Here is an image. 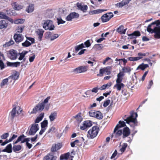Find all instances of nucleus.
I'll return each mask as SVG.
<instances>
[{
  "label": "nucleus",
  "mask_w": 160,
  "mask_h": 160,
  "mask_svg": "<svg viewBox=\"0 0 160 160\" xmlns=\"http://www.w3.org/2000/svg\"><path fill=\"white\" fill-rule=\"evenodd\" d=\"M8 22L5 20H0V29L6 28L8 25Z\"/></svg>",
  "instance_id": "obj_18"
},
{
  "label": "nucleus",
  "mask_w": 160,
  "mask_h": 160,
  "mask_svg": "<svg viewBox=\"0 0 160 160\" xmlns=\"http://www.w3.org/2000/svg\"><path fill=\"white\" fill-rule=\"evenodd\" d=\"M13 8L16 10H19L23 8V6L15 2L12 3Z\"/></svg>",
  "instance_id": "obj_23"
},
{
  "label": "nucleus",
  "mask_w": 160,
  "mask_h": 160,
  "mask_svg": "<svg viewBox=\"0 0 160 160\" xmlns=\"http://www.w3.org/2000/svg\"><path fill=\"white\" fill-rule=\"evenodd\" d=\"M39 127L38 124H32L28 132V134L30 135H34L39 130Z\"/></svg>",
  "instance_id": "obj_9"
},
{
  "label": "nucleus",
  "mask_w": 160,
  "mask_h": 160,
  "mask_svg": "<svg viewBox=\"0 0 160 160\" xmlns=\"http://www.w3.org/2000/svg\"><path fill=\"white\" fill-rule=\"evenodd\" d=\"M8 56L10 59L12 60L16 59L18 54L16 50L11 49L9 50L7 53Z\"/></svg>",
  "instance_id": "obj_7"
},
{
  "label": "nucleus",
  "mask_w": 160,
  "mask_h": 160,
  "mask_svg": "<svg viewBox=\"0 0 160 160\" xmlns=\"http://www.w3.org/2000/svg\"><path fill=\"white\" fill-rule=\"evenodd\" d=\"M8 136L9 133H6L2 135L1 136V138L2 139H6Z\"/></svg>",
  "instance_id": "obj_55"
},
{
  "label": "nucleus",
  "mask_w": 160,
  "mask_h": 160,
  "mask_svg": "<svg viewBox=\"0 0 160 160\" xmlns=\"http://www.w3.org/2000/svg\"><path fill=\"white\" fill-rule=\"evenodd\" d=\"M20 62H10L8 61L7 62V65L8 66L12 67H17L20 66Z\"/></svg>",
  "instance_id": "obj_21"
},
{
  "label": "nucleus",
  "mask_w": 160,
  "mask_h": 160,
  "mask_svg": "<svg viewBox=\"0 0 160 160\" xmlns=\"http://www.w3.org/2000/svg\"><path fill=\"white\" fill-rule=\"evenodd\" d=\"M41 128H45L48 126V121L47 120H44L41 123Z\"/></svg>",
  "instance_id": "obj_42"
},
{
  "label": "nucleus",
  "mask_w": 160,
  "mask_h": 160,
  "mask_svg": "<svg viewBox=\"0 0 160 160\" xmlns=\"http://www.w3.org/2000/svg\"><path fill=\"white\" fill-rule=\"evenodd\" d=\"M88 69V66H82L74 69L73 71L76 73H79L86 72Z\"/></svg>",
  "instance_id": "obj_10"
},
{
  "label": "nucleus",
  "mask_w": 160,
  "mask_h": 160,
  "mask_svg": "<svg viewBox=\"0 0 160 160\" xmlns=\"http://www.w3.org/2000/svg\"><path fill=\"white\" fill-rule=\"evenodd\" d=\"M25 136L23 135H22L20 136L18 138L17 140L15 142H14L13 143V144H17L18 142L21 141V143H22V142L25 139Z\"/></svg>",
  "instance_id": "obj_35"
},
{
  "label": "nucleus",
  "mask_w": 160,
  "mask_h": 160,
  "mask_svg": "<svg viewBox=\"0 0 160 160\" xmlns=\"http://www.w3.org/2000/svg\"><path fill=\"white\" fill-rule=\"evenodd\" d=\"M124 5L122 1L121 2H120L116 4V6L118 7V8L122 7Z\"/></svg>",
  "instance_id": "obj_62"
},
{
  "label": "nucleus",
  "mask_w": 160,
  "mask_h": 160,
  "mask_svg": "<svg viewBox=\"0 0 160 160\" xmlns=\"http://www.w3.org/2000/svg\"><path fill=\"white\" fill-rule=\"evenodd\" d=\"M34 9V5L33 4L31 3L26 8L25 11L28 13L32 12Z\"/></svg>",
  "instance_id": "obj_22"
},
{
  "label": "nucleus",
  "mask_w": 160,
  "mask_h": 160,
  "mask_svg": "<svg viewBox=\"0 0 160 160\" xmlns=\"http://www.w3.org/2000/svg\"><path fill=\"white\" fill-rule=\"evenodd\" d=\"M112 84V82H110L107 84H104L100 87V89L102 90L105 89L106 88H108L111 86Z\"/></svg>",
  "instance_id": "obj_36"
},
{
  "label": "nucleus",
  "mask_w": 160,
  "mask_h": 160,
  "mask_svg": "<svg viewBox=\"0 0 160 160\" xmlns=\"http://www.w3.org/2000/svg\"><path fill=\"white\" fill-rule=\"evenodd\" d=\"M122 79L123 78H121L117 77V78L116 80V83H122Z\"/></svg>",
  "instance_id": "obj_64"
},
{
  "label": "nucleus",
  "mask_w": 160,
  "mask_h": 160,
  "mask_svg": "<svg viewBox=\"0 0 160 160\" xmlns=\"http://www.w3.org/2000/svg\"><path fill=\"white\" fill-rule=\"evenodd\" d=\"M31 44V43L27 40H26L24 42L22 43V46L25 47H28L30 46Z\"/></svg>",
  "instance_id": "obj_46"
},
{
  "label": "nucleus",
  "mask_w": 160,
  "mask_h": 160,
  "mask_svg": "<svg viewBox=\"0 0 160 160\" xmlns=\"http://www.w3.org/2000/svg\"><path fill=\"white\" fill-rule=\"evenodd\" d=\"M43 27L45 30H52L54 29L55 27L51 21L47 20L45 21L43 24Z\"/></svg>",
  "instance_id": "obj_5"
},
{
  "label": "nucleus",
  "mask_w": 160,
  "mask_h": 160,
  "mask_svg": "<svg viewBox=\"0 0 160 160\" xmlns=\"http://www.w3.org/2000/svg\"><path fill=\"white\" fill-rule=\"evenodd\" d=\"M58 23V25L64 23L65 21L63 20L61 18H57Z\"/></svg>",
  "instance_id": "obj_59"
},
{
  "label": "nucleus",
  "mask_w": 160,
  "mask_h": 160,
  "mask_svg": "<svg viewBox=\"0 0 160 160\" xmlns=\"http://www.w3.org/2000/svg\"><path fill=\"white\" fill-rule=\"evenodd\" d=\"M62 146V142H58L57 144H52L51 148V151L52 152H56L60 149Z\"/></svg>",
  "instance_id": "obj_14"
},
{
  "label": "nucleus",
  "mask_w": 160,
  "mask_h": 160,
  "mask_svg": "<svg viewBox=\"0 0 160 160\" xmlns=\"http://www.w3.org/2000/svg\"><path fill=\"white\" fill-rule=\"evenodd\" d=\"M70 155V153L69 152L62 154L60 157V159L61 160H67L68 159Z\"/></svg>",
  "instance_id": "obj_30"
},
{
  "label": "nucleus",
  "mask_w": 160,
  "mask_h": 160,
  "mask_svg": "<svg viewBox=\"0 0 160 160\" xmlns=\"http://www.w3.org/2000/svg\"><path fill=\"white\" fill-rule=\"evenodd\" d=\"M116 31L121 34H125L126 32V30L124 29V26L122 25H121L118 27Z\"/></svg>",
  "instance_id": "obj_31"
},
{
  "label": "nucleus",
  "mask_w": 160,
  "mask_h": 160,
  "mask_svg": "<svg viewBox=\"0 0 160 160\" xmlns=\"http://www.w3.org/2000/svg\"><path fill=\"white\" fill-rule=\"evenodd\" d=\"M149 54V53L148 52H147L146 53H142L141 52H138V57H139L140 58V59H141L143 58V57H144L146 56H148Z\"/></svg>",
  "instance_id": "obj_39"
},
{
  "label": "nucleus",
  "mask_w": 160,
  "mask_h": 160,
  "mask_svg": "<svg viewBox=\"0 0 160 160\" xmlns=\"http://www.w3.org/2000/svg\"><path fill=\"white\" fill-rule=\"evenodd\" d=\"M8 78H5L2 80L1 84V87L2 88L3 86L7 84L8 82Z\"/></svg>",
  "instance_id": "obj_44"
},
{
  "label": "nucleus",
  "mask_w": 160,
  "mask_h": 160,
  "mask_svg": "<svg viewBox=\"0 0 160 160\" xmlns=\"http://www.w3.org/2000/svg\"><path fill=\"white\" fill-rule=\"evenodd\" d=\"M105 72H106L107 75L110 74L111 72V68L110 67H107L104 68Z\"/></svg>",
  "instance_id": "obj_41"
},
{
  "label": "nucleus",
  "mask_w": 160,
  "mask_h": 160,
  "mask_svg": "<svg viewBox=\"0 0 160 160\" xmlns=\"http://www.w3.org/2000/svg\"><path fill=\"white\" fill-rule=\"evenodd\" d=\"M84 47V44L83 43H82L76 46L75 47V49L76 51L77 52Z\"/></svg>",
  "instance_id": "obj_45"
},
{
  "label": "nucleus",
  "mask_w": 160,
  "mask_h": 160,
  "mask_svg": "<svg viewBox=\"0 0 160 160\" xmlns=\"http://www.w3.org/2000/svg\"><path fill=\"white\" fill-rule=\"evenodd\" d=\"M127 146L128 144L127 143H123L122 148L120 149V151L122 153H123L125 151Z\"/></svg>",
  "instance_id": "obj_43"
},
{
  "label": "nucleus",
  "mask_w": 160,
  "mask_h": 160,
  "mask_svg": "<svg viewBox=\"0 0 160 160\" xmlns=\"http://www.w3.org/2000/svg\"><path fill=\"white\" fill-rule=\"evenodd\" d=\"M2 152H6L8 153H11L12 152V145L11 143L8 144L6 147L5 148L2 150Z\"/></svg>",
  "instance_id": "obj_27"
},
{
  "label": "nucleus",
  "mask_w": 160,
  "mask_h": 160,
  "mask_svg": "<svg viewBox=\"0 0 160 160\" xmlns=\"http://www.w3.org/2000/svg\"><path fill=\"white\" fill-rule=\"evenodd\" d=\"M82 114L81 112H79L73 118H75L78 123H80L82 120L83 118L82 116Z\"/></svg>",
  "instance_id": "obj_25"
},
{
  "label": "nucleus",
  "mask_w": 160,
  "mask_h": 160,
  "mask_svg": "<svg viewBox=\"0 0 160 160\" xmlns=\"http://www.w3.org/2000/svg\"><path fill=\"white\" fill-rule=\"evenodd\" d=\"M45 106L41 103H39L33 109L31 112V114H36L38 112H41L42 111L44 108Z\"/></svg>",
  "instance_id": "obj_6"
},
{
  "label": "nucleus",
  "mask_w": 160,
  "mask_h": 160,
  "mask_svg": "<svg viewBox=\"0 0 160 160\" xmlns=\"http://www.w3.org/2000/svg\"><path fill=\"white\" fill-rule=\"evenodd\" d=\"M148 32L152 34H155L154 37L155 38H160V21L156 20L148 25L147 28Z\"/></svg>",
  "instance_id": "obj_1"
},
{
  "label": "nucleus",
  "mask_w": 160,
  "mask_h": 160,
  "mask_svg": "<svg viewBox=\"0 0 160 160\" xmlns=\"http://www.w3.org/2000/svg\"><path fill=\"white\" fill-rule=\"evenodd\" d=\"M107 10L105 9H97L94 10L89 12L90 14L93 15L99 13H101L104 11H106Z\"/></svg>",
  "instance_id": "obj_33"
},
{
  "label": "nucleus",
  "mask_w": 160,
  "mask_h": 160,
  "mask_svg": "<svg viewBox=\"0 0 160 160\" xmlns=\"http://www.w3.org/2000/svg\"><path fill=\"white\" fill-rule=\"evenodd\" d=\"M99 89H100V88H98V87L94 88L92 89L91 91L90 90H88L86 92V94H88V93H90L91 92L97 93L98 92V90Z\"/></svg>",
  "instance_id": "obj_37"
},
{
  "label": "nucleus",
  "mask_w": 160,
  "mask_h": 160,
  "mask_svg": "<svg viewBox=\"0 0 160 160\" xmlns=\"http://www.w3.org/2000/svg\"><path fill=\"white\" fill-rule=\"evenodd\" d=\"M125 85L123 83H116L114 86V88H115L118 91H120L122 88H123Z\"/></svg>",
  "instance_id": "obj_28"
},
{
  "label": "nucleus",
  "mask_w": 160,
  "mask_h": 160,
  "mask_svg": "<svg viewBox=\"0 0 160 160\" xmlns=\"http://www.w3.org/2000/svg\"><path fill=\"white\" fill-rule=\"evenodd\" d=\"M8 16L4 13L3 12H0V18L8 19Z\"/></svg>",
  "instance_id": "obj_48"
},
{
  "label": "nucleus",
  "mask_w": 160,
  "mask_h": 160,
  "mask_svg": "<svg viewBox=\"0 0 160 160\" xmlns=\"http://www.w3.org/2000/svg\"><path fill=\"white\" fill-rule=\"evenodd\" d=\"M56 130V128L52 126L48 130V131H47V132L46 133V134H48V133H49L50 132H51V133H52L53 132H55Z\"/></svg>",
  "instance_id": "obj_50"
},
{
  "label": "nucleus",
  "mask_w": 160,
  "mask_h": 160,
  "mask_svg": "<svg viewBox=\"0 0 160 160\" xmlns=\"http://www.w3.org/2000/svg\"><path fill=\"white\" fill-rule=\"evenodd\" d=\"M79 16V14L75 12H71L68 15L66 18V20L67 21H71L72 19L77 18Z\"/></svg>",
  "instance_id": "obj_15"
},
{
  "label": "nucleus",
  "mask_w": 160,
  "mask_h": 160,
  "mask_svg": "<svg viewBox=\"0 0 160 160\" xmlns=\"http://www.w3.org/2000/svg\"><path fill=\"white\" fill-rule=\"evenodd\" d=\"M103 45L102 44H96L94 45V47L98 50H101L103 48Z\"/></svg>",
  "instance_id": "obj_51"
},
{
  "label": "nucleus",
  "mask_w": 160,
  "mask_h": 160,
  "mask_svg": "<svg viewBox=\"0 0 160 160\" xmlns=\"http://www.w3.org/2000/svg\"><path fill=\"white\" fill-rule=\"evenodd\" d=\"M22 148V147L20 145H14L13 147V150L14 152H16L20 150Z\"/></svg>",
  "instance_id": "obj_38"
},
{
  "label": "nucleus",
  "mask_w": 160,
  "mask_h": 160,
  "mask_svg": "<svg viewBox=\"0 0 160 160\" xmlns=\"http://www.w3.org/2000/svg\"><path fill=\"white\" fill-rule=\"evenodd\" d=\"M44 32V30L42 29H38L36 31V33L38 36V38L39 41H41L42 40Z\"/></svg>",
  "instance_id": "obj_16"
},
{
  "label": "nucleus",
  "mask_w": 160,
  "mask_h": 160,
  "mask_svg": "<svg viewBox=\"0 0 160 160\" xmlns=\"http://www.w3.org/2000/svg\"><path fill=\"white\" fill-rule=\"evenodd\" d=\"M84 44L86 47H88L91 46V44L90 42V41L88 40L84 42Z\"/></svg>",
  "instance_id": "obj_63"
},
{
  "label": "nucleus",
  "mask_w": 160,
  "mask_h": 160,
  "mask_svg": "<svg viewBox=\"0 0 160 160\" xmlns=\"http://www.w3.org/2000/svg\"><path fill=\"white\" fill-rule=\"evenodd\" d=\"M24 22V20L22 19H17L15 21V23L17 24L22 23Z\"/></svg>",
  "instance_id": "obj_52"
},
{
  "label": "nucleus",
  "mask_w": 160,
  "mask_h": 160,
  "mask_svg": "<svg viewBox=\"0 0 160 160\" xmlns=\"http://www.w3.org/2000/svg\"><path fill=\"white\" fill-rule=\"evenodd\" d=\"M138 69H140L142 70H144L145 69L143 63H142V64H140L138 67V68H137V69L138 70Z\"/></svg>",
  "instance_id": "obj_57"
},
{
  "label": "nucleus",
  "mask_w": 160,
  "mask_h": 160,
  "mask_svg": "<svg viewBox=\"0 0 160 160\" xmlns=\"http://www.w3.org/2000/svg\"><path fill=\"white\" fill-rule=\"evenodd\" d=\"M18 111L16 110V107L15 106L13 107L12 111L10 112L9 117L12 121H13L14 118L16 117L17 114H18Z\"/></svg>",
  "instance_id": "obj_12"
},
{
  "label": "nucleus",
  "mask_w": 160,
  "mask_h": 160,
  "mask_svg": "<svg viewBox=\"0 0 160 160\" xmlns=\"http://www.w3.org/2000/svg\"><path fill=\"white\" fill-rule=\"evenodd\" d=\"M130 113V116L126 119H124V120L127 123L129 124L130 126L135 127L138 125V122L137 119L138 114L133 111H131Z\"/></svg>",
  "instance_id": "obj_2"
},
{
  "label": "nucleus",
  "mask_w": 160,
  "mask_h": 160,
  "mask_svg": "<svg viewBox=\"0 0 160 160\" xmlns=\"http://www.w3.org/2000/svg\"><path fill=\"white\" fill-rule=\"evenodd\" d=\"M132 33L134 36L136 38V37H139L141 35L140 32L138 31H134Z\"/></svg>",
  "instance_id": "obj_54"
},
{
  "label": "nucleus",
  "mask_w": 160,
  "mask_h": 160,
  "mask_svg": "<svg viewBox=\"0 0 160 160\" xmlns=\"http://www.w3.org/2000/svg\"><path fill=\"white\" fill-rule=\"evenodd\" d=\"M24 38V36L22 34L15 33L13 36V38L17 43L22 42Z\"/></svg>",
  "instance_id": "obj_13"
},
{
  "label": "nucleus",
  "mask_w": 160,
  "mask_h": 160,
  "mask_svg": "<svg viewBox=\"0 0 160 160\" xmlns=\"http://www.w3.org/2000/svg\"><path fill=\"white\" fill-rule=\"evenodd\" d=\"M140 58L139 57H128V59L130 61H138L140 59Z\"/></svg>",
  "instance_id": "obj_47"
},
{
  "label": "nucleus",
  "mask_w": 160,
  "mask_h": 160,
  "mask_svg": "<svg viewBox=\"0 0 160 160\" xmlns=\"http://www.w3.org/2000/svg\"><path fill=\"white\" fill-rule=\"evenodd\" d=\"M130 134V130L128 127L124 128L123 130V138H124L128 137Z\"/></svg>",
  "instance_id": "obj_19"
},
{
  "label": "nucleus",
  "mask_w": 160,
  "mask_h": 160,
  "mask_svg": "<svg viewBox=\"0 0 160 160\" xmlns=\"http://www.w3.org/2000/svg\"><path fill=\"white\" fill-rule=\"evenodd\" d=\"M50 98L51 97L50 96L47 97L44 100L43 102L41 103L43 105V106H45V104H47L48 102V100L50 99Z\"/></svg>",
  "instance_id": "obj_53"
},
{
  "label": "nucleus",
  "mask_w": 160,
  "mask_h": 160,
  "mask_svg": "<svg viewBox=\"0 0 160 160\" xmlns=\"http://www.w3.org/2000/svg\"><path fill=\"white\" fill-rule=\"evenodd\" d=\"M18 77L19 76L17 73H15L14 74L10 77H11L12 79L15 80L17 79L18 78Z\"/></svg>",
  "instance_id": "obj_56"
},
{
  "label": "nucleus",
  "mask_w": 160,
  "mask_h": 160,
  "mask_svg": "<svg viewBox=\"0 0 160 160\" xmlns=\"http://www.w3.org/2000/svg\"><path fill=\"white\" fill-rule=\"evenodd\" d=\"M113 16V13L108 12L103 14L101 17L102 21L103 22H105L109 21Z\"/></svg>",
  "instance_id": "obj_8"
},
{
  "label": "nucleus",
  "mask_w": 160,
  "mask_h": 160,
  "mask_svg": "<svg viewBox=\"0 0 160 160\" xmlns=\"http://www.w3.org/2000/svg\"><path fill=\"white\" fill-rule=\"evenodd\" d=\"M126 126L125 122L124 121H119L118 124H117L114 128V132L116 130H117L119 128L122 127Z\"/></svg>",
  "instance_id": "obj_24"
},
{
  "label": "nucleus",
  "mask_w": 160,
  "mask_h": 160,
  "mask_svg": "<svg viewBox=\"0 0 160 160\" xmlns=\"http://www.w3.org/2000/svg\"><path fill=\"white\" fill-rule=\"evenodd\" d=\"M77 6L79 9L82 11L83 12H86L88 9L87 5H82L81 3L78 2L77 3Z\"/></svg>",
  "instance_id": "obj_17"
},
{
  "label": "nucleus",
  "mask_w": 160,
  "mask_h": 160,
  "mask_svg": "<svg viewBox=\"0 0 160 160\" xmlns=\"http://www.w3.org/2000/svg\"><path fill=\"white\" fill-rule=\"evenodd\" d=\"M92 125V122L90 120H88L83 122L81 126H80V128L82 130H85L88 128H89Z\"/></svg>",
  "instance_id": "obj_11"
},
{
  "label": "nucleus",
  "mask_w": 160,
  "mask_h": 160,
  "mask_svg": "<svg viewBox=\"0 0 160 160\" xmlns=\"http://www.w3.org/2000/svg\"><path fill=\"white\" fill-rule=\"evenodd\" d=\"M43 160H55V158L53 155L48 154L44 157Z\"/></svg>",
  "instance_id": "obj_29"
},
{
  "label": "nucleus",
  "mask_w": 160,
  "mask_h": 160,
  "mask_svg": "<svg viewBox=\"0 0 160 160\" xmlns=\"http://www.w3.org/2000/svg\"><path fill=\"white\" fill-rule=\"evenodd\" d=\"M110 100H107L106 101H105L103 105V106L104 107H107L110 103Z\"/></svg>",
  "instance_id": "obj_61"
},
{
  "label": "nucleus",
  "mask_w": 160,
  "mask_h": 160,
  "mask_svg": "<svg viewBox=\"0 0 160 160\" xmlns=\"http://www.w3.org/2000/svg\"><path fill=\"white\" fill-rule=\"evenodd\" d=\"M122 134V130H116L114 132V130L113 131V134L112 135V136H114L115 137L117 138L120 136Z\"/></svg>",
  "instance_id": "obj_32"
},
{
  "label": "nucleus",
  "mask_w": 160,
  "mask_h": 160,
  "mask_svg": "<svg viewBox=\"0 0 160 160\" xmlns=\"http://www.w3.org/2000/svg\"><path fill=\"white\" fill-rule=\"evenodd\" d=\"M99 130V128L98 127L93 126L88 131V134L91 138H93L97 136Z\"/></svg>",
  "instance_id": "obj_4"
},
{
  "label": "nucleus",
  "mask_w": 160,
  "mask_h": 160,
  "mask_svg": "<svg viewBox=\"0 0 160 160\" xmlns=\"http://www.w3.org/2000/svg\"><path fill=\"white\" fill-rule=\"evenodd\" d=\"M58 35L57 34H54L50 38V40L53 41L58 37Z\"/></svg>",
  "instance_id": "obj_60"
},
{
  "label": "nucleus",
  "mask_w": 160,
  "mask_h": 160,
  "mask_svg": "<svg viewBox=\"0 0 160 160\" xmlns=\"http://www.w3.org/2000/svg\"><path fill=\"white\" fill-rule=\"evenodd\" d=\"M57 113L55 111L51 113L49 117L50 120L51 121H53L57 118Z\"/></svg>",
  "instance_id": "obj_34"
},
{
  "label": "nucleus",
  "mask_w": 160,
  "mask_h": 160,
  "mask_svg": "<svg viewBox=\"0 0 160 160\" xmlns=\"http://www.w3.org/2000/svg\"><path fill=\"white\" fill-rule=\"evenodd\" d=\"M89 114L90 117L98 119L100 120L103 118V114L100 111L91 110L89 112Z\"/></svg>",
  "instance_id": "obj_3"
},
{
  "label": "nucleus",
  "mask_w": 160,
  "mask_h": 160,
  "mask_svg": "<svg viewBox=\"0 0 160 160\" xmlns=\"http://www.w3.org/2000/svg\"><path fill=\"white\" fill-rule=\"evenodd\" d=\"M18 136L17 135L15 134H13L12 135V137L10 138L9 140L6 139L4 142H3L1 144V146H4L6 145V144L11 142L12 141L13 139H14L16 138H17Z\"/></svg>",
  "instance_id": "obj_26"
},
{
  "label": "nucleus",
  "mask_w": 160,
  "mask_h": 160,
  "mask_svg": "<svg viewBox=\"0 0 160 160\" xmlns=\"http://www.w3.org/2000/svg\"><path fill=\"white\" fill-rule=\"evenodd\" d=\"M28 52L27 51H23L21 53H18L20 55L19 57L18 58V59L19 60H23V61L21 62V63H22L25 61L26 58L24 57Z\"/></svg>",
  "instance_id": "obj_20"
},
{
  "label": "nucleus",
  "mask_w": 160,
  "mask_h": 160,
  "mask_svg": "<svg viewBox=\"0 0 160 160\" xmlns=\"http://www.w3.org/2000/svg\"><path fill=\"white\" fill-rule=\"evenodd\" d=\"M122 70L124 72L130 73L131 71V68L129 67H124L122 68Z\"/></svg>",
  "instance_id": "obj_40"
},
{
  "label": "nucleus",
  "mask_w": 160,
  "mask_h": 160,
  "mask_svg": "<svg viewBox=\"0 0 160 160\" xmlns=\"http://www.w3.org/2000/svg\"><path fill=\"white\" fill-rule=\"evenodd\" d=\"M5 65L2 60L0 59V68L1 70H2L5 68Z\"/></svg>",
  "instance_id": "obj_58"
},
{
  "label": "nucleus",
  "mask_w": 160,
  "mask_h": 160,
  "mask_svg": "<svg viewBox=\"0 0 160 160\" xmlns=\"http://www.w3.org/2000/svg\"><path fill=\"white\" fill-rule=\"evenodd\" d=\"M105 72L104 68L100 69L99 73L97 74L98 76L102 77L103 76V74Z\"/></svg>",
  "instance_id": "obj_49"
}]
</instances>
